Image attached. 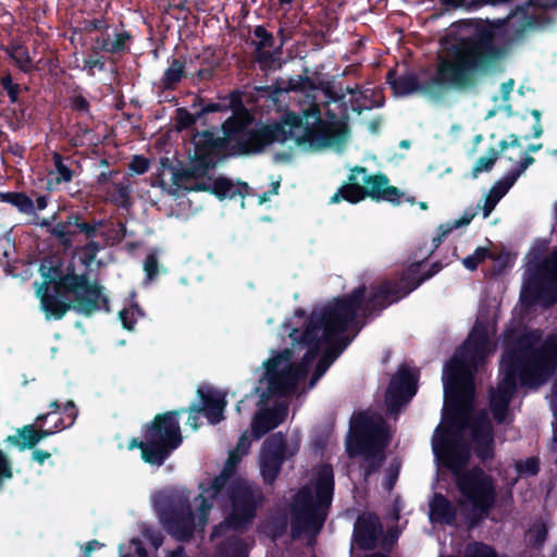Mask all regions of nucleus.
Listing matches in <instances>:
<instances>
[{
	"instance_id": "nucleus-1",
	"label": "nucleus",
	"mask_w": 557,
	"mask_h": 557,
	"mask_svg": "<svg viewBox=\"0 0 557 557\" xmlns=\"http://www.w3.org/2000/svg\"><path fill=\"white\" fill-rule=\"evenodd\" d=\"M470 34L453 44L444 57H438L432 77L420 83L416 73L398 75L391 69L385 82L395 97H407L423 92L434 99L444 97L449 90L470 89L482 76L494 70L511 51L523 45L529 30H543L555 23L546 11L529 13L517 5L515 11L502 18L472 17L459 22Z\"/></svg>"
},
{
	"instance_id": "nucleus-2",
	"label": "nucleus",
	"mask_w": 557,
	"mask_h": 557,
	"mask_svg": "<svg viewBox=\"0 0 557 557\" xmlns=\"http://www.w3.org/2000/svg\"><path fill=\"white\" fill-rule=\"evenodd\" d=\"M503 375L497 391L490 395V409L497 424L505 423L510 403L522 387L539 388L557 372V327L544 338L540 330L527 331L509 342L502 355Z\"/></svg>"
},
{
	"instance_id": "nucleus-3",
	"label": "nucleus",
	"mask_w": 557,
	"mask_h": 557,
	"mask_svg": "<svg viewBox=\"0 0 557 557\" xmlns=\"http://www.w3.org/2000/svg\"><path fill=\"white\" fill-rule=\"evenodd\" d=\"M362 297L363 288L355 287L350 293L333 298L320 312L310 314L300 335V342L307 346V351L299 362L288 364L280 375L283 380V395L293 391L308 374L321 349V329H324V341L330 342L334 335L347 331L351 325L361 323L359 329L363 326L360 319Z\"/></svg>"
},
{
	"instance_id": "nucleus-4",
	"label": "nucleus",
	"mask_w": 557,
	"mask_h": 557,
	"mask_svg": "<svg viewBox=\"0 0 557 557\" xmlns=\"http://www.w3.org/2000/svg\"><path fill=\"white\" fill-rule=\"evenodd\" d=\"M490 352V338L484 325H474L463 344L446 363L443 374L445 405L443 418L449 426H457L462 405L472 404L474 374Z\"/></svg>"
},
{
	"instance_id": "nucleus-5",
	"label": "nucleus",
	"mask_w": 557,
	"mask_h": 557,
	"mask_svg": "<svg viewBox=\"0 0 557 557\" xmlns=\"http://www.w3.org/2000/svg\"><path fill=\"white\" fill-rule=\"evenodd\" d=\"M334 486L333 468L323 465L317 474L314 494L308 486L297 492L290 508L293 539H298L305 532L318 534L322 530L332 505Z\"/></svg>"
},
{
	"instance_id": "nucleus-6",
	"label": "nucleus",
	"mask_w": 557,
	"mask_h": 557,
	"mask_svg": "<svg viewBox=\"0 0 557 557\" xmlns=\"http://www.w3.org/2000/svg\"><path fill=\"white\" fill-rule=\"evenodd\" d=\"M221 131L227 135L228 156L232 158L258 156L274 143H285L292 131L282 123H255L251 114L231 115L222 124Z\"/></svg>"
},
{
	"instance_id": "nucleus-7",
	"label": "nucleus",
	"mask_w": 557,
	"mask_h": 557,
	"mask_svg": "<svg viewBox=\"0 0 557 557\" xmlns=\"http://www.w3.org/2000/svg\"><path fill=\"white\" fill-rule=\"evenodd\" d=\"M419 263H413L403 271L400 276L395 280H383L377 284H371L369 288L366 284L358 287L363 288V297L360 306V319L362 325L375 317H379L387 307L398 302L418 288L424 281L437 274L443 265L440 261L432 263L431 268L420 274Z\"/></svg>"
},
{
	"instance_id": "nucleus-8",
	"label": "nucleus",
	"mask_w": 557,
	"mask_h": 557,
	"mask_svg": "<svg viewBox=\"0 0 557 557\" xmlns=\"http://www.w3.org/2000/svg\"><path fill=\"white\" fill-rule=\"evenodd\" d=\"M45 278L37 294L53 285L54 292L61 295H73V310L84 317H90L95 312L103 310L110 312V301L103 294V286L98 282H91L88 274L75 273L74 265H69L64 273L60 267H50L42 273Z\"/></svg>"
},
{
	"instance_id": "nucleus-9",
	"label": "nucleus",
	"mask_w": 557,
	"mask_h": 557,
	"mask_svg": "<svg viewBox=\"0 0 557 557\" xmlns=\"http://www.w3.org/2000/svg\"><path fill=\"white\" fill-rule=\"evenodd\" d=\"M387 444L384 429L366 412H358L350 421V433L346 442L349 457L362 456L363 480L379 472L385 461L384 448Z\"/></svg>"
},
{
	"instance_id": "nucleus-10",
	"label": "nucleus",
	"mask_w": 557,
	"mask_h": 557,
	"mask_svg": "<svg viewBox=\"0 0 557 557\" xmlns=\"http://www.w3.org/2000/svg\"><path fill=\"white\" fill-rule=\"evenodd\" d=\"M521 300L534 305L541 300L557 301V248L543 257L536 250L529 259L521 289Z\"/></svg>"
},
{
	"instance_id": "nucleus-11",
	"label": "nucleus",
	"mask_w": 557,
	"mask_h": 557,
	"mask_svg": "<svg viewBox=\"0 0 557 557\" xmlns=\"http://www.w3.org/2000/svg\"><path fill=\"white\" fill-rule=\"evenodd\" d=\"M184 410H170L158 413L143 426V436L148 440L151 450L146 451L149 459H156L157 467L162 466L171 454L183 443L180 418Z\"/></svg>"
},
{
	"instance_id": "nucleus-12",
	"label": "nucleus",
	"mask_w": 557,
	"mask_h": 557,
	"mask_svg": "<svg viewBox=\"0 0 557 557\" xmlns=\"http://www.w3.org/2000/svg\"><path fill=\"white\" fill-rule=\"evenodd\" d=\"M160 521L166 532L180 542H188L195 532V516L189 494L184 491H171L157 500Z\"/></svg>"
},
{
	"instance_id": "nucleus-13",
	"label": "nucleus",
	"mask_w": 557,
	"mask_h": 557,
	"mask_svg": "<svg viewBox=\"0 0 557 557\" xmlns=\"http://www.w3.org/2000/svg\"><path fill=\"white\" fill-rule=\"evenodd\" d=\"M444 466L451 472L459 493L478 492L480 487L495 479L480 466L466 468L470 460V449L461 437L446 443Z\"/></svg>"
},
{
	"instance_id": "nucleus-14",
	"label": "nucleus",
	"mask_w": 557,
	"mask_h": 557,
	"mask_svg": "<svg viewBox=\"0 0 557 557\" xmlns=\"http://www.w3.org/2000/svg\"><path fill=\"white\" fill-rule=\"evenodd\" d=\"M224 490L231 504V512L225 519L227 525L234 530L246 529L265 499L262 490L242 478L232 480Z\"/></svg>"
},
{
	"instance_id": "nucleus-15",
	"label": "nucleus",
	"mask_w": 557,
	"mask_h": 557,
	"mask_svg": "<svg viewBox=\"0 0 557 557\" xmlns=\"http://www.w3.org/2000/svg\"><path fill=\"white\" fill-rule=\"evenodd\" d=\"M363 186L359 183H345L331 197V203H338L346 200L350 203H358L366 198L374 201L389 202L399 206L405 194L396 186L389 185V180L384 173L366 175L362 177Z\"/></svg>"
},
{
	"instance_id": "nucleus-16",
	"label": "nucleus",
	"mask_w": 557,
	"mask_h": 557,
	"mask_svg": "<svg viewBox=\"0 0 557 557\" xmlns=\"http://www.w3.org/2000/svg\"><path fill=\"white\" fill-rule=\"evenodd\" d=\"M287 443L282 432L270 434L262 443L259 457L260 472L265 485H272L286 459Z\"/></svg>"
},
{
	"instance_id": "nucleus-17",
	"label": "nucleus",
	"mask_w": 557,
	"mask_h": 557,
	"mask_svg": "<svg viewBox=\"0 0 557 557\" xmlns=\"http://www.w3.org/2000/svg\"><path fill=\"white\" fill-rule=\"evenodd\" d=\"M312 115L317 122V127H307L304 139L315 148L342 147L349 137V127L345 122H323L320 117V111L314 108L306 113V116Z\"/></svg>"
},
{
	"instance_id": "nucleus-18",
	"label": "nucleus",
	"mask_w": 557,
	"mask_h": 557,
	"mask_svg": "<svg viewBox=\"0 0 557 557\" xmlns=\"http://www.w3.org/2000/svg\"><path fill=\"white\" fill-rule=\"evenodd\" d=\"M419 375L418 369L406 364L400 366L393 375L385 395V401L391 412L398 411L417 394Z\"/></svg>"
},
{
	"instance_id": "nucleus-19",
	"label": "nucleus",
	"mask_w": 557,
	"mask_h": 557,
	"mask_svg": "<svg viewBox=\"0 0 557 557\" xmlns=\"http://www.w3.org/2000/svg\"><path fill=\"white\" fill-rule=\"evenodd\" d=\"M473 453L483 466L495 458V434L492 422L485 411H480L469 424Z\"/></svg>"
},
{
	"instance_id": "nucleus-20",
	"label": "nucleus",
	"mask_w": 557,
	"mask_h": 557,
	"mask_svg": "<svg viewBox=\"0 0 557 557\" xmlns=\"http://www.w3.org/2000/svg\"><path fill=\"white\" fill-rule=\"evenodd\" d=\"M461 504H469L471 511L467 516L469 529H474L494 509L497 499L496 481L484 483L478 492L459 493Z\"/></svg>"
},
{
	"instance_id": "nucleus-21",
	"label": "nucleus",
	"mask_w": 557,
	"mask_h": 557,
	"mask_svg": "<svg viewBox=\"0 0 557 557\" xmlns=\"http://www.w3.org/2000/svg\"><path fill=\"white\" fill-rule=\"evenodd\" d=\"M194 154L216 165L219 161L232 158L228 156L227 135L218 136L211 129L195 131L191 137Z\"/></svg>"
},
{
	"instance_id": "nucleus-22",
	"label": "nucleus",
	"mask_w": 557,
	"mask_h": 557,
	"mask_svg": "<svg viewBox=\"0 0 557 557\" xmlns=\"http://www.w3.org/2000/svg\"><path fill=\"white\" fill-rule=\"evenodd\" d=\"M383 528L380 518L374 512L361 513L357 517L352 542L361 550H372L376 547Z\"/></svg>"
},
{
	"instance_id": "nucleus-23",
	"label": "nucleus",
	"mask_w": 557,
	"mask_h": 557,
	"mask_svg": "<svg viewBox=\"0 0 557 557\" xmlns=\"http://www.w3.org/2000/svg\"><path fill=\"white\" fill-rule=\"evenodd\" d=\"M286 417L287 407L283 404H277L271 408L259 411L251 421L253 438L260 440L283 423Z\"/></svg>"
},
{
	"instance_id": "nucleus-24",
	"label": "nucleus",
	"mask_w": 557,
	"mask_h": 557,
	"mask_svg": "<svg viewBox=\"0 0 557 557\" xmlns=\"http://www.w3.org/2000/svg\"><path fill=\"white\" fill-rule=\"evenodd\" d=\"M197 394L200 399L198 408L211 424H218L224 419V409L227 405L225 394L212 388H198Z\"/></svg>"
},
{
	"instance_id": "nucleus-25",
	"label": "nucleus",
	"mask_w": 557,
	"mask_h": 557,
	"mask_svg": "<svg viewBox=\"0 0 557 557\" xmlns=\"http://www.w3.org/2000/svg\"><path fill=\"white\" fill-rule=\"evenodd\" d=\"M215 165L194 154L191 164L187 169H175L172 170V184L177 189L187 185L190 180H197L203 177L208 172L214 169Z\"/></svg>"
},
{
	"instance_id": "nucleus-26",
	"label": "nucleus",
	"mask_w": 557,
	"mask_h": 557,
	"mask_svg": "<svg viewBox=\"0 0 557 557\" xmlns=\"http://www.w3.org/2000/svg\"><path fill=\"white\" fill-rule=\"evenodd\" d=\"M169 66L158 83L154 84L158 94L164 91H174L180 83L186 77V60L183 58H171L168 60Z\"/></svg>"
},
{
	"instance_id": "nucleus-27",
	"label": "nucleus",
	"mask_w": 557,
	"mask_h": 557,
	"mask_svg": "<svg viewBox=\"0 0 557 557\" xmlns=\"http://www.w3.org/2000/svg\"><path fill=\"white\" fill-rule=\"evenodd\" d=\"M430 520L434 523L454 525L457 519V508L443 494L435 493L430 500Z\"/></svg>"
},
{
	"instance_id": "nucleus-28",
	"label": "nucleus",
	"mask_w": 557,
	"mask_h": 557,
	"mask_svg": "<svg viewBox=\"0 0 557 557\" xmlns=\"http://www.w3.org/2000/svg\"><path fill=\"white\" fill-rule=\"evenodd\" d=\"M239 458L240 455L237 453H231L222 471L208 485L201 483L199 487H201L205 493H208L211 498H218L226 485L232 482L231 478Z\"/></svg>"
},
{
	"instance_id": "nucleus-29",
	"label": "nucleus",
	"mask_w": 557,
	"mask_h": 557,
	"mask_svg": "<svg viewBox=\"0 0 557 557\" xmlns=\"http://www.w3.org/2000/svg\"><path fill=\"white\" fill-rule=\"evenodd\" d=\"M289 357L290 350L285 349L283 352H280L263 362L268 380V389L273 395H283V380L280 379V375L282 374L280 367L282 362L288 360Z\"/></svg>"
},
{
	"instance_id": "nucleus-30",
	"label": "nucleus",
	"mask_w": 557,
	"mask_h": 557,
	"mask_svg": "<svg viewBox=\"0 0 557 557\" xmlns=\"http://www.w3.org/2000/svg\"><path fill=\"white\" fill-rule=\"evenodd\" d=\"M37 295L40 297V306L47 319L61 320L69 310L73 309V301L66 302L60 299L59 296L62 295L55 292L51 294L46 288Z\"/></svg>"
},
{
	"instance_id": "nucleus-31",
	"label": "nucleus",
	"mask_w": 557,
	"mask_h": 557,
	"mask_svg": "<svg viewBox=\"0 0 557 557\" xmlns=\"http://www.w3.org/2000/svg\"><path fill=\"white\" fill-rule=\"evenodd\" d=\"M134 37L128 30H122L119 33H114V39L111 40L110 36L107 37H98L95 40V44L98 48L110 54H125L131 50V45L133 44Z\"/></svg>"
},
{
	"instance_id": "nucleus-32",
	"label": "nucleus",
	"mask_w": 557,
	"mask_h": 557,
	"mask_svg": "<svg viewBox=\"0 0 557 557\" xmlns=\"http://www.w3.org/2000/svg\"><path fill=\"white\" fill-rule=\"evenodd\" d=\"M74 221H78V212L70 213L64 221L54 224L51 236L65 248L73 247L74 237L78 235V227L74 226Z\"/></svg>"
},
{
	"instance_id": "nucleus-33",
	"label": "nucleus",
	"mask_w": 557,
	"mask_h": 557,
	"mask_svg": "<svg viewBox=\"0 0 557 557\" xmlns=\"http://www.w3.org/2000/svg\"><path fill=\"white\" fill-rule=\"evenodd\" d=\"M513 184L515 182L507 174L494 184L485 199L483 208L484 218L491 214L497 202L508 193Z\"/></svg>"
},
{
	"instance_id": "nucleus-34",
	"label": "nucleus",
	"mask_w": 557,
	"mask_h": 557,
	"mask_svg": "<svg viewBox=\"0 0 557 557\" xmlns=\"http://www.w3.org/2000/svg\"><path fill=\"white\" fill-rule=\"evenodd\" d=\"M253 36L259 39V41L253 42L258 62H269L272 59V53L264 49L272 48L274 46L275 40L273 34L263 25H258L253 29Z\"/></svg>"
},
{
	"instance_id": "nucleus-35",
	"label": "nucleus",
	"mask_w": 557,
	"mask_h": 557,
	"mask_svg": "<svg viewBox=\"0 0 557 557\" xmlns=\"http://www.w3.org/2000/svg\"><path fill=\"white\" fill-rule=\"evenodd\" d=\"M7 442L17 447L21 451L33 449L39 442L37 429L34 424H27L18 429L15 435L8 436Z\"/></svg>"
},
{
	"instance_id": "nucleus-36",
	"label": "nucleus",
	"mask_w": 557,
	"mask_h": 557,
	"mask_svg": "<svg viewBox=\"0 0 557 557\" xmlns=\"http://www.w3.org/2000/svg\"><path fill=\"white\" fill-rule=\"evenodd\" d=\"M0 201L12 205L24 214L35 212L34 201L23 191H0Z\"/></svg>"
},
{
	"instance_id": "nucleus-37",
	"label": "nucleus",
	"mask_w": 557,
	"mask_h": 557,
	"mask_svg": "<svg viewBox=\"0 0 557 557\" xmlns=\"http://www.w3.org/2000/svg\"><path fill=\"white\" fill-rule=\"evenodd\" d=\"M190 108L191 110H197L200 117V124L203 126L208 124L206 116L209 113L225 112V107L222 102H211L198 95L193 98Z\"/></svg>"
},
{
	"instance_id": "nucleus-38",
	"label": "nucleus",
	"mask_w": 557,
	"mask_h": 557,
	"mask_svg": "<svg viewBox=\"0 0 557 557\" xmlns=\"http://www.w3.org/2000/svg\"><path fill=\"white\" fill-rule=\"evenodd\" d=\"M474 214L465 213L460 219L454 220L451 222H447L438 225L436 230V236L432 239L433 249L438 248V246L445 240V238L454 231L462 226H467L472 221Z\"/></svg>"
},
{
	"instance_id": "nucleus-39",
	"label": "nucleus",
	"mask_w": 557,
	"mask_h": 557,
	"mask_svg": "<svg viewBox=\"0 0 557 557\" xmlns=\"http://www.w3.org/2000/svg\"><path fill=\"white\" fill-rule=\"evenodd\" d=\"M8 55L13 59L16 66L24 73H29L33 69L32 58L29 55L27 47L21 44L11 45L7 49Z\"/></svg>"
},
{
	"instance_id": "nucleus-40",
	"label": "nucleus",
	"mask_w": 557,
	"mask_h": 557,
	"mask_svg": "<svg viewBox=\"0 0 557 557\" xmlns=\"http://www.w3.org/2000/svg\"><path fill=\"white\" fill-rule=\"evenodd\" d=\"M109 224L112 223L104 219H92L90 222H87L79 212L78 221H74V226L78 227V234H84L87 239H95L98 236V230Z\"/></svg>"
},
{
	"instance_id": "nucleus-41",
	"label": "nucleus",
	"mask_w": 557,
	"mask_h": 557,
	"mask_svg": "<svg viewBox=\"0 0 557 557\" xmlns=\"http://www.w3.org/2000/svg\"><path fill=\"white\" fill-rule=\"evenodd\" d=\"M174 127L177 132L189 129L197 122H200L197 110L189 112L186 108H176L174 111Z\"/></svg>"
},
{
	"instance_id": "nucleus-42",
	"label": "nucleus",
	"mask_w": 557,
	"mask_h": 557,
	"mask_svg": "<svg viewBox=\"0 0 557 557\" xmlns=\"http://www.w3.org/2000/svg\"><path fill=\"white\" fill-rule=\"evenodd\" d=\"M222 104L225 107V112L232 110V115L238 116H245L246 114H250L243 102V94L238 89L231 91L227 96L222 98Z\"/></svg>"
},
{
	"instance_id": "nucleus-43",
	"label": "nucleus",
	"mask_w": 557,
	"mask_h": 557,
	"mask_svg": "<svg viewBox=\"0 0 557 557\" xmlns=\"http://www.w3.org/2000/svg\"><path fill=\"white\" fill-rule=\"evenodd\" d=\"M211 194L218 199L234 198L237 191L234 189L233 182L224 176L216 177L212 183Z\"/></svg>"
},
{
	"instance_id": "nucleus-44",
	"label": "nucleus",
	"mask_w": 557,
	"mask_h": 557,
	"mask_svg": "<svg viewBox=\"0 0 557 557\" xmlns=\"http://www.w3.org/2000/svg\"><path fill=\"white\" fill-rule=\"evenodd\" d=\"M548 529L544 522H534L528 530L531 546L541 549L547 540Z\"/></svg>"
},
{
	"instance_id": "nucleus-45",
	"label": "nucleus",
	"mask_w": 557,
	"mask_h": 557,
	"mask_svg": "<svg viewBox=\"0 0 557 557\" xmlns=\"http://www.w3.org/2000/svg\"><path fill=\"white\" fill-rule=\"evenodd\" d=\"M143 315L144 311L137 304L132 305L129 308H124L119 312L122 325L127 331H133L137 322V318Z\"/></svg>"
},
{
	"instance_id": "nucleus-46",
	"label": "nucleus",
	"mask_w": 557,
	"mask_h": 557,
	"mask_svg": "<svg viewBox=\"0 0 557 557\" xmlns=\"http://www.w3.org/2000/svg\"><path fill=\"white\" fill-rule=\"evenodd\" d=\"M488 257H493V252L485 247H478L472 255L462 259V264L466 269L474 271L479 264L484 262Z\"/></svg>"
},
{
	"instance_id": "nucleus-47",
	"label": "nucleus",
	"mask_w": 557,
	"mask_h": 557,
	"mask_svg": "<svg viewBox=\"0 0 557 557\" xmlns=\"http://www.w3.org/2000/svg\"><path fill=\"white\" fill-rule=\"evenodd\" d=\"M337 354L333 352L332 349H330L327 346L325 350L322 352V356L318 360V363L315 366L314 372L311 377V384L315 380H319L320 376L324 374V372L329 369V367L337 359Z\"/></svg>"
},
{
	"instance_id": "nucleus-48",
	"label": "nucleus",
	"mask_w": 557,
	"mask_h": 557,
	"mask_svg": "<svg viewBox=\"0 0 557 557\" xmlns=\"http://www.w3.org/2000/svg\"><path fill=\"white\" fill-rule=\"evenodd\" d=\"M129 187L123 183H114L113 191L110 195V201L119 207L127 208L129 207Z\"/></svg>"
},
{
	"instance_id": "nucleus-49",
	"label": "nucleus",
	"mask_w": 557,
	"mask_h": 557,
	"mask_svg": "<svg viewBox=\"0 0 557 557\" xmlns=\"http://www.w3.org/2000/svg\"><path fill=\"white\" fill-rule=\"evenodd\" d=\"M499 153H500V151L496 150L495 148H493V147L490 148L487 156L480 157L476 160V162L472 169L473 176L475 177L479 173H481L483 171L492 170L495 162L499 158Z\"/></svg>"
},
{
	"instance_id": "nucleus-50",
	"label": "nucleus",
	"mask_w": 557,
	"mask_h": 557,
	"mask_svg": "<svg viewBox=\"0 0 557 557\" xmlns=\"http://www.w3.org/2000/svg\"><path fill=\"white\" fill-rule=\"evenodd\" d=\"M52 159H53L55 172L59 175L55 178L57 183L71 182L73 180L74 172L67 165L64 164L62 156L58 152H54Z\"/></svg>"
},
{
	"instance_id": "nucleus-51",
	"label": "nucleus",
	"mask_w": 557,
	"mask_h": 557,
	"mask_svg": "<svg viewBox=\"0 0 557 557\" xmlns=\"http://www.w3.org/2000/svg\"><path fill=\"white\" fill-rule=\"evenodd\" d=\"M201 494L199 495V498L201 499V503L198 507V524L201 527H205L208 522V516L213 507V500L216 498H211L208 493H205L203 490L200 487Z\"/></svg>"
},
{
	"instance_id": "nucleus-52",
	"label": "nucleus",
	"mask_w": 557,
	"mask_h": 557,
	"mask_svg": "<svg viewBox=\"0 0 557 557\" xmlns=\"http://www.w3.org/2000/svg\"><path fill=\"white\" fill-rule=\"evenodd\" d=\"M324 332V329H321ZM346 331L341 332L332 337L330 342L324 341V335L320 337L321 344L325 343L333 352L337 354V357L346 349V347L350 344L351 338L348 336H342Z\"/></svg>"
},
{
	"instance_id": "nucleus-53",
	"label": "nucleus",
	"mask_w": 557,
	"mask_h": 557,
	"mask_svg": "<svg viewBox=\"0 0 557 557\" xmlns=\"http://www.w3.org/2000/svg\"><path fill=\"white\" fill-rule=\"evenodd\" d=\"M98 47L92 49V55H89L88 58L84 59V70L87 71L89 76L95 75V69H97L99 72L106 71V63L103 61L102 57H95L98 55Z\"/></svg>"
},
{
	"instance_id": "nucleus-54",
	"label": "nucleus",
	"mask_w": 557,
	"mask_h": 557,
	"mask_svg": "<svg viewBox=\"0 0 557 557\" xmlns=\"http://www.w3.org/2000/svg\"><path fill=\"white\" fill-rule=\"evenodd\" d=\"M135 448H138L140 449V457L141 459L144 460V462L148 463V465H151V466H157V461L156 459H149L145 454L146 451H149L151 450L150 448V445H149V442L148 440H146L144 436L141 440L137 438V437H133L129 443H128V449H135Z\"/></svg>"
},
{
	"instance_id": "nucleus-55",
	"label": "nucleus",
	"mask_w": 557,
	"mask_h": 557,
	"mask_svg": "<svg viewBox=\"0 0 557 557\" xmlns=\"http://www.w3.org/2000/svg\"><path fill=\"white\" fill-rule=\"evenodd\" d=\"M517 470L521 475H536L540 472V462L535 457L517 463Z\"/></svg>"
},
{
	"instance_id": "nucleus-56",
	"label": "nucleus",
	"mask_w": 557,
	"mask_h": 557,
	"mask_svg": "<svg viewBox=\"0 0 557 557\" xmlns=\"http://www.w3.org/2000/svg\"><path fill=\"white\" fill-rule=\"evenodd\" d=\"M83 29L86 33H92V32H107L109 29L108 21L104 16L91 18V20H84L82 22Z\"/></svg>"
},
{
	"instance_id": "nucleus-57",
	"label": "nucleus",
	"mask_w": 557,
	"mask_h": 557,
	"mask_svg": "<svg viewBox=\"0 0 557 557\" xmlns=\"http://www.w3.org/2000/svg\"><path fill=\"white\" fill-rule=\"evenodd\" d=\"M144 271L148 281H153L158 276L159 262L154 253H149L146 256L144 261Z\"/></svg>"
},
{
	"instance_id": "nucleus-58",
	"label": "nucleus",
	"mask_w": 557,
	"mask_h": 557,
	"mask_svg": "<svg viewBox=\"0 0 557 557\" xmlns=\"http://www.w3.org/2000/svg\"><path fill=\"white\" fill-rule=\"evenodd\" d=\"M177 410H184L183 413H188V418H187V424L193 429V430H197L200 425V413L201 412V409L198 408V405L196 403H193L190 406L188 407H182V408H178Z\"/></svg>"
},
{
	"instance_id": "nucleus-59",
	"label": "nucleus",
	"mask_w": 557,
	"mask_h": 557,
	"mask_svg": "<svg viewBox=\"0 0 557 557\" xmlns=\"http://www.w3.org/2000/svg\"><path fill=\"white\" fill-rule=\"evenodd\" d=\"M534 162L535 159L532 156L525 154L519 162V165L508 172L507 175L516 183L520 175Z\"/></svg>"
},
{
	"instance_id": "nucleus-60",
	"label": "nucleus",
	"mask_w": 557,
	"mask_h": 557,
	"mask_svg": "<svg viewBox=\"0 0 557 557\" xmlns=\"http://www.w3.org/2000/svg\"><path fill=\"white\" fill-rule=\"evenodd\" d=\"M71 108L73 111L81 113H89L90 104L83 95H76L71 98Z\"/></svg>"
},
{
	"instance_id": "nucleus-61",
	"label": "nucleus",
	"mask_w": 557,
	"mask_h": 557,
	"mask_svg": "<svg viewBox=\"0 0 557 557\" xmlns=\"http://www.w3.org/2000/svg\"><path fill=\"white\" fill-rule=\"evenodd\" d=\"M63 417L67 421V425H73L77 416H78V409L73 400H67L65 405L62 408Z\"/></svg>"
},
{
	"instance_id": "nucleus-62",
	"label": "nucleus",
	"mask_w": 557,
	"mask_h": 557,
	"mask_svg": "<svg viewBox=\"0 0 557 557\" xmlns=\"http://www.w3.org/2000/svg\"><path fill=\"white\" fill-rule=\"evenodd\" d=\"M129 168L137 174H144L149 169V161L143 156H134L129 163Z\"/></svg>"
},
{
	"instance_id": "nucleus-63",
	"label": "nucleus",
	"mask_w": 557,
	"mask_h": 557,
	"mask_svg": "<svg viewBox=\"0 0 557 557\" xmlns=\"http://www.w3.org/2000/svg\"><path fill=\"white\" fill-rule=\"evenodd\" d=\"M398 474H399V467L398 466L394 467L392 465L387 470L385 481L383 483V486L387 492H391L394 488V486L397 482V479H398Z\"/></svg>"
},
{
	"instance_id": "nucleus-64",
	"label": "nucleus",
	"mask_w": 557,
	"mask_h": 557,
	"mask_svg": "<svg viewBox=\"0 0 557 557\" xmlns=\"http://www.w3.org/2000/svg\"><path fill=\"white\" fill-rule=\"evenodd\" d=\"M127 236V227H126V223L119 220L116 222V226L112 230V235H111V238H112V242L114 244H119L121 243L125 237Z\"/></svg>"
}]
</instances>
